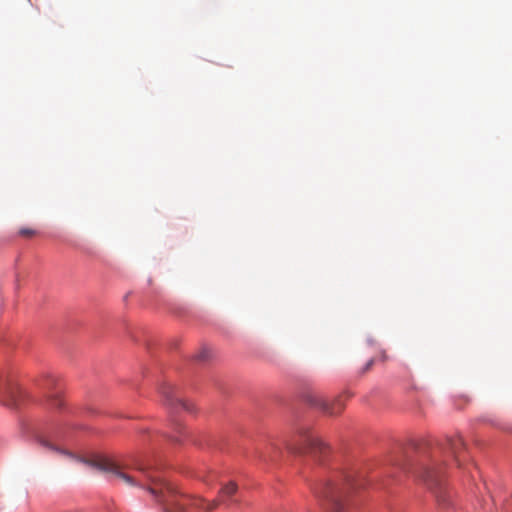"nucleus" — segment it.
Masks as SVG:
<instances>
[{
    "label": "nucleus",
    "instance_id": "obj_5",
    "mask_svg": "<svg viewBox=\"0 0 512 512\" xmlns=\"http://www.w3.org/2000/svg\"><path fill=\"white\" fill-rule=\"evenodd\" d=\"M307 401L331 416L339 414L344 408V402L341 397L329 400L322 395L313 394L307 397Z\"/></svg>",
    "mask_w": 512,
    "mask_h": 512
},
{
    "label": "nucleus",
    "instance_id": "obj_6",
    "mask_svg": "<svg viewBox=\"0 0 512 512\" xmlns=\"http://www.w3.org/2000/svg\"><path fill=\"white\" fill-rule=\"evenodd\" d=\"M464 448L465 444L460 436L447 438L443 446V450L449 453L458 465L461 463L460 457Z\"/></svg>",
    "mask_w": 512,
    "mask_h": 512
},
{
    "label": "nucleus",
    "instance_id": "obj_13",
    "mask_svg": "<svg viewBox=\"0 0 512 512\" xmlns=\"http://www.w3.org/2000/svg\"><path fill=\"white\" fill-rule=\"evenodd\" d=\"M175 429H176V431H177L178 433H181V431L183 430V427H182V425H181V424H176Z\"/></svg>",
    "mask_w": 512,
    "mask_h": 512
},
{
    "label": "nucleus",
    "instance_id": "obj_12",
    "mask_svg": "<svg viewBox=\"0 0 512 512\" xmlns=\"http://www.w3.org/2000/svg\"><path fill=\"white\" fill-rule=\"evenodd\" d=\"M277 450H278V448L276 447V445L271 444V445H270V451L268 452V453H269L268 457H269V458H271V459H273V456H272L271 454H272L273 452H277Z\"/></svg>",
    "mask_w": 512,
    "mask_h": 512
},
{
    "label": "nucleus",
    "instance_id": "obj_15",
    "mask_svg": "<svg viewBox=\"0 0 512 512\" xmlns=\"http://www.w3.org/2000/svg\"><path fill=\"white\" fill-rule=\"evenodd\" d=\"M171 439H172L173 441H175V442H180V438H179V437H177V436H174V435H173V436H171Z\"/></svg>",
    "mask_w": 512,
    "mask_h": 512
},
{
    "label": "nucleus",
    "instance_id": "obj_4",
    "mask_svg": "<svg viewBox=\"0 0 512 512\" xmlns=\"http://www.w3.org/2000/svg\"><path fill=\"white\" fill-rule=\"evenodd\" d=\"M421 477L427 487L434 491L437 501L444 503L445 491L442 487V468L439 466L425 468Z\"/></svg>",
    "mask_w": 512,
    "mask_h": 512
},
{
    "label": "nucleus",
    "instance_id": "obj_9",
    "mask_svg": "<svg viewBox=\"0 0 512 512\" xmlns=\"http://www.w3.org/2000/svg\"><path fill=\"white\" fill-rule=\"evenodd\" d=\"M237 491V485L234 483V482H230L228 483L227 485H225L222 490H221V494H220V497L222 499L224 498H229L230 496H232L235 492Z\"/></svg>",
    "mask_w": 512,
    "mask_h": 512
},
{
    "label": "nucleus",
    "instance_id": "obj_10",
    "mask_svg": "<svg viewBox=\"0 0 512 512\" xmlns=\"http://www.w3.org/2000/svg\"><path fill=\"white\" fill-rule=\"evenodd\" d=\"M19 235L23 237H33L36 235V230L32 228H21L19 230Z\"/></svg>",
    "mask_w": 512,
    "mask_h": 512
},
{
    "label": "nucleus",
    "instance_id": "obj_7",
    "mask_svg": "<svg viewBox=\"0 0 512 512\" xmlns=\"http://www.w3.org/2000/svg\"><path fill=\"white\" fill-rule=\"evenodd\" d=\"M159 391L169 404L174 405L177 403L181 405L183 409L191 411L190 405L181 398H179L178 396H176L174 392V387L171 384L163 383L160 386Z\"/></svg>",
    "mask_w": 512,
    "mask_h": 512
},
{
    "label": "nucleus",
    "instance_id": "obj_2",
    "mask_svg": "<svg viewBox=\"0 0 512 512\" xmlns=\"http://www.w3.org/2000/svg\"><path fill=\"white\" fill-rule=\"evenodd\" d=\"M355 486L352 474H341L334 480L326 481L315 490L329 512H343V499Z\"/></svg>",
    "mask_w": 512,
    "mask_h": 512
},
{
    "label": "nucleus",
    "instance_id": "obj_3",
    "mask_svg": "<svg viewBox=\"0 0 512 512\" xmlns=\"http://www.w3.org/2000/svg\"><path fill=\"white\" fill-rule=\"evenodd\" d=\"M287 449L294 454H310L319 461L329 452L328 446L319 437L304 429L299 430L298 439L288 444Z\"/></svg>",
    "mask_w": 512,
    "mask_h": 512
},
{
    "label": "nucleus",
    "instance_id": "obj_1",
    "mask_svg": "<svg viewBox=\"0 0 512 512\" xmlns=\"http://www.w3.org/2000/svg\"><path fill=\"white\" fill-rule=\"evenodd\" d=\"M83 462L93 469L111 473L129 486L147 488L163 512H185L188 504L206 510H212L216 506L214 502L206 503L201 499L192 502L187 495L179 493L174 486L154 475L148 466L142 464L128 469L109 458L83 460Z\"/></svg>",
    "mask_w": 512,
    "mask_h": 512
},
{
    "label": "nucleus",
    "instance_id": "obj_11",
    "mask_svg": "<svg viewBox=\"0 0 512 512\" xmlns=\"http://www.w3.org/2000/svg\"><path fill=\"white\" fill-rule=\"evenodd\" d=\"M374 364V359H370L364 366L363 370L361 371V373H365L367 372Z\"/></svg>",
    "mask_w": 512,
    "mask_h": 512
},
{
    "label": "nucleus",
    "instance_id": "obj_8",
    "mask_svg": "<svg viewBox=\"0 0 512 512\" xmlns=\"http://www.w3.org/2000/svg\"><path fill=\"white\" fill-rule=\"evenodd\" d=\"M40 444L52 451L59 453V454H62V455L68 456V457H73L71 452L56 447L55 445H53L50 441H48L46 439H41Z\"/></svg>",
    "mask_w": 512,
    "mask_h": 512
},
{
    "label": "nucleus",
    "instance_id": "obj_14",
    "mask_svg": "<svg viewBox=\"0 0 512 512\" xmlns=\"http://www.w3.org/2000/svg\"><path fill=\"white\" fill-rule=\"evenodd\" d=\"M53 402H54V405H55V406H61V400H60V399L55 398V399L53 400Z\"/></svg>",
    "mask_w": 512,
    "mask_h": 512
}]
</instances>
